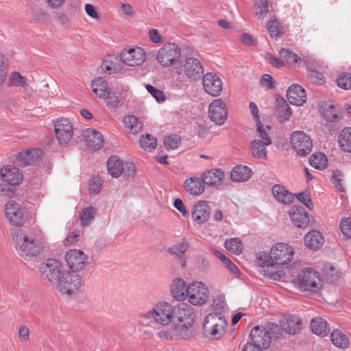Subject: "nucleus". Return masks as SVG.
Here are the masks:
<instances>
[{
	"mask_svg": "<svg viewBox=\"0 0 351 351\" xmlns=\"http://www.w3.org/2000/svg\"><path fill=\"white\" fill-rule=\"evenodd\" d=\"M294 251L291 246L285 243H277L269 251V255L260 254L257 257L258 265L269 269L275 265H284L289 263L293 258Z\"/></svg>",
	"mask_w": 351,
	"mask_h": 351,
	"instance_id": "nucleus-1",
	"label": "nucleus"
},
{
	"mask_svg": "<svg viewBox=\"0 0 351 351\" xmlns=\"http://www.w3.org/2000/svg\"><path fill=\"white\" fill-rule=\"evenodd\" d=\"M15 247L18 254L25 260L36 257L43 250L42 242L33 237H29L25 233L19 232L13 237Z\"/></svg>",
	"mask_w": 351,
	"mask_h": 351,
	"instance_id": "nucleus-2",
	"label": "nucleus"
},
{
	"mask_svg": "<svg viewBox=\"0 0 351 351\" xmlns=\"http://www.w3.org/2000/svg\"><path fill=\"white\" fill-rule=\"evenodd\" d=\"M39 271L42 280L54 288L66 271L64 270L62 263L53 258H48L41 263Z\"/></svg>",
	"mask_w": 351,
	"mask_h": 351,
	"instance_id": "nucleus-3",
	"label": "nucleus"
},
{
	"mask_svg": "<svg viewBox=\"0 0 351 351\" xmlns=\"http://www.w3.org/2000/svg\"><path fill=\"white\" fill-rule=\"evenodd\" d=\"M227 322L221 313L208 314L204 321L203 327L206 335L214 339H219L223 336Z\"/></svg>",
	"mask_w": 351,
	"mask_h": 351,
	"instance_id": "nucleus-4",
	"label": "nucleus"
},
{
	"mask_svg": "<svg viewBox=\"0 0 351 351\" xmlns=\"http://www.w3.org/2000/svg\"><path fill=\"white\" fill-rule=\"evenodd\" d=\"M295 284L301 291L317 292L322 287L319 273L311 269L301 271L295 280Z\"/></svg>",
	"mask_w": 351,
	"mask_h": 351,
	"instance_id": "nucleus-5",
	"label": "nucleus"
},
{
	"mask_svg": "<svg viewBox=\"0 0 351 351\" xmlns=\"http://www.w3.org/2000/svg\"><path fill=\"white\" fill-rule=\"evenodd\" d=\"M82 286L83 281L79 274L66 271L55 289L62 295L73 296Z\"/></svg>",
	"mask_w": 351,
	"mask_h": 351,
	"instance_id": "nucleus-6",
	"label": "nucleus"
},
{
	"mask_svg": "<svg viewBox=\"0 0 351 351\" xmlns=\"http://www.w3.org/2000/svg\"><path fill=\"white\" fill-rule=\"evenodd\" d=\"M208 297V289L202 282H191L187 287L186 298L194 306H202L206 304Z\"/></svg>",
	"mask_w": 351,
	"mask_h": 351,
	"instance_id": "nucleus-7",
	"label": "nucleus"
},
{
	"mask_svg": "<svg viewBox=\"0 0 351 351\" xmlns=\"http://www.w3.org/2000/svg\"><path fill=\"white\" fill-rule=\"evenodd\" d=\"M175 306L169 303L162 302L158 303L153 310L147 313V317H153L162 325L167 326L173 322Z\"/></svg>",
	"mask_w": 351,
	"mask_h": 351,
	"instance_id": "nucleus-8",
	"label": "nucleus"
},
{
	"mask_svg": "<svg viewBox=\"0 0 351 351\" xmlns=\"http://www.w3.org/2000/svg\"><path fill=\"white\" fill-rule=\"evenodd\" d=\"M290 142L293 149L301 156H306L312 151V140L311 137L304 132H293L291 135Z\"/></svg>",
	"mask_w": 351,
	"mask_h": 351,
	"instance_id": "nucleus-9",
	"label": "nucleus"
},
{
	"mask_svg": "<svg viewBox=\"0 0 351 351\" xmlns=\"http://www.w3.org/2000/svg\"><path fill=\"white\" fill-rule=\"evenodd\" d=\"M181 55L180 47L175 43H167L158 51L157 60L163 66H169L176 63Z\"/></svg>",
	"mask_w": 351,
	"mask_h": 351,
	"instance_id": "nucleus-10",
	"label": "nucleus"
},
{
	"mask_svg": "<svg viewBox=\"0 0 351 351\" xmlns=\"http://www.w3.org/2000/svg\"><path fill=\"white\" fill-rule=\"evenodd\" d=\"M56 137L59 144L66 145L73 136V126L66 118L58 119L54 124Z\"/></svg>",
	"mask_w": 351,
	"mask_h": 351,
	"instance_id": "nucleus-11",
	"label": "nucleus"
},
{
	"mask_svg": "<svg viewBox=\"0 0 351 351\" xmlns=\"http://www.w3.org/2000/svg\"><path fill=\"white\" fill-rule=\"evenodd\" d=\"M208 116L215 124L223 125L228 118L226 104L221 99H215L209 106Z\"/></svg>",
	"mask_w": 351,
	"mask_h": 351,
	"instance_id": "nucleus-12",
	"label": "nucleus"
},
{
	"mask_svg": "<svg viewBox=\"0 0 351 351\" xmlns=\"http://www.w3.org/2000/svg\"><path fill=\"white\" fill-rule=\"evenodd\" d=\"M68 266L73 271L82 270L88 263V256L82 250H71L65 254Z\"/></svg>",
	"mask_w": 351,
	"mask_h": 351,
	"instance_id": "nucleus-13",
	"label": "nucleus"
},
{
	"mask_svg": "<svg viewBox=\"0 0 351 351\" xmlns=\"http://www.w3.org/2000/svg\"><path fill=\"white\" fill-rule=\"evenodd\" d=\"M5 217L13 226H21L24 222V212L21 205L14 201L8 202L5 206Z\"/></svg>",
	"mask_w": 351,
	"mask_h": 351,
	"instance_id": "nucleus-14",
	"label": "nucleus"
},
{
	"mask_svg": "<svg viewBox=\"0 0 351 351\" xmlns=\"http://www.w3.org/2000/svg\"><path fill=\"white\" fill-rule=\"evenodd\" d=\"M146 54L141 47L123 49L121 54V61L130 66L140 65L145 62Z\"/></svg>",
	"mask_w": 351,
	"mask_h": 351,
	"instance_id": "nucleus-15",
	"label": "nucleus"
},
{
	"mask_svg": "<svg viewBox=\"0 0 351 351\" xmlns=\"http://www.w3.org/2000/svg\"><path fill=\"white\" fill-rule=\"evenodd\" d=\"M194 309L186 303H181L175 306L173 323H195Z\"/></svg>",
	"mask_w": 351,
	"mask_h": 351,
	"instance_id": "nucleus-16",
	"label": "nucleus"
},
{
	"mask_svg": "<svg viewBox=\"0 0 351 351\" xmlns=\"http://www.w3.org/2000/svg\"><path fill=\"white\" fill-rule=\"evenodd\" d=\"M202 84L205 91L213 97L219 95L223 89L221 78L213 73H207L203 76Z\"/></svg>",
	"mask_w": 351,
	"mask_h": 351,
	"instance_id": "nucleus-17",
	"label": "nucleus"
},
{
	"mask_svg": "<svg viewBox=\"0 0 351 351\" xmlns=\"http://www.w3.org/2000/svg\"><path fill=\"white\" fill-rule=\"evenodd\" d=\"M250 338L252 343L263 349L269 348L271 343L270 332L264 326H256L250 332Z\"/></svg>",
	"mask_w": 351,
	"mask_h": 351,
	"instance_id": "nucleus-18",
	"label": "nucleus"
},
{
	"mask_svg": "<svg viewBox=\"0 0 351 351\" xmlns=\"http://www.w3.org/2000/svg\"><path fill=\"white\" fill-rule=\"evenodd\" d=\"M184 71L185 75L191 81L199 80L204 73L202 63L197 59L192 57L186 59L184 64Z\"/></svg>",
	"mask_w": 351,
	"mask_h": 351,
	"instance_id": "nucleus-19",
	"label": "nucleus"
},
{
	"mask_svg": "<svg viewBox=\"0 0 351 351\" xmlns=\"http://www.w3.org/2000/svg\"><path fill=\"white\" fill-rule=\"evenodd\" d=\"M211 213V207L206 201H199L191 211L193 221L198 224H203L208 221Z\"/></svg>",
	"mask_w": 351,
	"mask_h": 351,
	"instance_id": "nucleus-20",
	"label": "nucleus"
},
{
	"mask_svg": "<svg viewBox=\"0 0 351 351\" xmlns=\"http://www.w3.org/2000/svg\"><path fill=\"white\" fill-rule=\"evenodd\" d=\"M1 179L10 185H18L23 180L21 171L12 165H5L0 169Z\"/></svg>",
	"mask_w": 351,
	"mask_h": 351,
	"instance_id": "nucleus-21",
	"label": "nucleus"
},
{
	"mask_svg": "<svg viewBox=\"0 0 351 351\" xmlns=\"http://www.w3.org/2000/svg\"><path fill=\"white\" fill-rule=\"evenodd\" d=\"M290 217L294 225L304 228L309 224V216L304 208L293 206L290 211Z\"/></svg>",
	"mask_w": 351,
	"mask_h": 351,
	"instance_id": "nucleus-22",
	"label": "nucleus"
},
{
	"mask_svg": "<svg viewBox=\"0 0 351 351\" xmlns=\"http://www.w3.org/2000/svg\"><path fill=\"white\" fill-rule=\"evenodd\" d=\"M287 97L291 104L298 106H302L306 100L305 90L298 84H292L289 88Z\"/></svg>",
	"mask_w": 351,
	"mask_h": 351,
	"instance_id": "nucleus-23",
	"label": "nucleus"
},
{
	"mask_svg": "<svg viewBox=\"0 0 351 351\" xmlns=\"http://www.w3.org/2000/svg\"><path fill=\"white\" fill-rule=\"evenodd\" d=\"M185 190L193 196H199L205 191V185L202 177H190L184 182Z\"/></svg>",
	"mask_w": 351,
	"mask_h": 351,
	"instance_id": "nucleus-24",
	"label": "nucleus"
},
{
	"mask_svg": "<svg viewBox=\"0 0 351 351\" xmlns=\"http://www.w3.org/2000/svg\"><path fill=\"white\" fill-rule=\"evenodd\" d=\"M83 136L87 145L93 149L97 150L103 147L104 138L100 132L88 128L84 131Z\"/></svg>",
	"mask_w": 351,
	"mask_h": 351,
	"instance_id": "nucleus-25",
	"label": "nucleus"
},
{
	"mask_svg": "<svg viewBox=\"0 0 351 351\" xmlns=\"http://www.w3.org/2000/svg\"><path fill=\"white\" fill-rule=\"evenodd\" d=\"M306 246L313 250H318L325 243L323 234L318 230H311L304 237Z\"/></svg>",
	"mask_w": 351,
	"mask_h": 351,
	"instance_id": "nucleus-26",
	"label": "nucleus"
},
{
	"mask_svg": "<svg viewBox=\"0 0 351 351\" xmlns=\"http://www.w3.org/2000/svg\"><path fill=\"white\" fill-rule=\"evenodd\" d=\"M201 177L204 185L216 186L221 183L225 173L221 169H212L203 172Z\"/></svg>",
	"mask_w": 351,
	"mask_h": 351,
	"instance_id": "nucleus-27",
	"label": "nucleus"
},
{
	"mask_svg": "<svg viewBox=\"0 0 351 351\" xmlns=\"http://www.w3.org/2000/svg\"><path fill=\"white\" fill-rule=\"evenodd\" d=\"M194 324L173 323V337L175 340L187 339L193 336L192 327Z\"/></svg>",
	"mask_w": 351,
	"mask_h": 351,
	"instance_id": "nucleus-28",
	"label": "nucleus"
},
{
	"mask_svg": "<svg viewBox=\"0 0 351 351\" xmlns=\"http://www.w3.org/2000/svg\"><path fill=\"white\" fill-rule=\"evenodd\" d=\"M42 154L43 151L38 148L22 152L19 154L18 162L22 166L30 165L38 161Z\"/></svg>",
	"mask_w": 351,
	"mask_h": 351,
	"instance_id": "nucleus-29",
	"label": "nucleus"
},
{
	"mask_svg": "<svg viewBox=\"0 0 351 351\" xmlns=\"http://www.w3.org/2000/svg\"><path fill=\"white\" fill-rule=\"evenodd\" d=\"M271 192L275 199L282 204H290L294 200L293 195L282 185L275 184Z\"/></svg>",
	"mask_w": 351,
	"mask_h": 351,
	"instance_id": "nucleus-30",
	"label": "nucleus"
},
{
	"mask_svg": "<svg viewBox=\"0 0 351 351\" xmlns=\"http://www.w3.org/2000/svg\"><path fill=\"white\" fill-rule=\"evenodd\" d=\"M282 329L289 334L298 333L302 328V323L297 315H289L281 323Z\"/></svg>",
	"mask_w": 351,
	"mask_h": 351,
	"instance_id": "nucleus-31",
	"label": "nucleus"
},
{
	"mask_svg": "<svg viewBox=\"0 0 351 351\" xmlns=\"http://www.w3.org/2000/svg\"><path fill=\"white\" fill-rule=\"evenodd\" d=\"M171 292L173 298L178 301H184L186 298L187 287L185 281L181 278L174 280Z\"/></svg>",
	"mask_w": 351,
	"mask_h": 351,
	"instance_id": "nucleus-32",
	"label": "nucleus"
},
{
	"mask_svg": "<svg viewBox=\"0 0 351 351\" xmlns=\"http://www.w3.org/2000/svg\"><path fill=\"white\" fill-rule=\"evenodd\" d=\"M312 332L321 337L326 336L330 332V328L327 321L322 317L317 316L311 321Z\"/></svg>",
	"mask_w": 351,
	"mask_h": 351,
	"instance_id": "nucleus-33",
	"label": "nucleus"
},
{
	"mask_svg": "<svg viewBox=\"0 0 351 351\" xmlns=\"http://www.w3.org/2000/svg\"><path fill=\"white\" fill-rule=\"evenodd\" d=\"M93 92L100 99H106L110 95L108 83L102 77H97L91 83Z\"/></svg>",
	"mask_w": 351,
	"mask_h": 351,
	"instance_id": "nucleus-34",
	"label": "nucleus"
},
{
	"mask_svg": "<svg viewBox=\"0 0 351 351\" xmlns=\"http://www.w3.org/2000/svg\"><path fill=\"white\" fill-rule=\"evenodd\" d=\"M252 171L247 166L238 165L234 167L230 172V178L234 182H245L251 177Z\"/></svg>",
	"mask_w": 351,
	"mask_h": 351,
	"instance_id": "nucleus-35",
	"label": "nucleus"
},
{
	"mask_svg": "<svg viewBox=\"0 0 351 351\" xmlns=\"http://www.w3.org/2000/svg\"><path fill=\"white\" fill-rule=\"evenodd\" d=\"M123 123L126 130L132 134H137L143 130V123L134 115L125 116Z\"/></svg>",
	"mask_w": 351,
	"mask_h": 351,
	"instance_id": "nucleus-36",
	"label": "nucleus"
},
{
	"mask_svg": "<svg viewBox=\"0 0 351 351\" xmlns=\"http://www.w3.org/2000/svg\"><path fill=\"white\" fill-rule=\"evenodd\" d=\"M107 169L113 178H118L123 171V161L117 156H112L107 162Z\"/></svg>",
	"mask_w": 351,
	"mask_h": 351,
	"instance_id": "nucleus-37",
	"label": "nucleus"
},
{
	"mask_svg": "<svg viewBox=\"0 0 351 351\" xmlns=\"http://www.w3.org/2000/svg\"><path fill=\"white\" fill-rule=\"evenodd\" d=\"M339 147L345 152H351V128L343 129L338 136Z\"/></svg>",
	"mask_w": 351,
	"mask_h": 351,
	"instance_id": "nucleus-38",
	"label": "nucleus"
},
{
	"mask_svg": "<svg viewBox=\"0 0 351 351\" xmlns=\"http://www.w3.org/2000/svg\"><path fill=\"white\" fill-rule=\"evenodd\" d=\"M264 143L260 139H255L251 143L250 149L254 157L259 159H265L267 158V149Z\"/></svg>",
	"mask_w": 351,
	"mask_h": 351,
	"instance_id": "nucleus-39",
	"label": "nucleus"
},
{
	"mask_svg": "<svg viewBox=\"0 0 351 351\" xmlns=\"http://www.w3.org/2000/svg\"><path fill=\"white\" fill-rule=\"evenodd\" d=\"M330 339L335 346L340 348H346L350 345L347 336L338 329L332 330L330 334Z\"/></svg>",
	"mask_w": 351,
	"mask_h": 351,
	"instance_id": "nucleus-40",
	"label": "nucleus"
},
{
	"mask_svg": "<svg viewBox=\"0 0 351 351\" xmlns=\"http://www.w3.org/2000/svg\"><path fill=\"white\" fill-rule=\"evenodd\" d=\"M8 85L10 86H16L27 90L29 85L26 78L22 76L20 73L14 71L10 73L9 76Z\"/></svg>",
	"mask_w": 351,
	"mask_h": 351,
	"instance_id": "nucleus-41",
	"label": "nucleus"
},
{
	"mask_svg": "<svg viewBox=\"0 0 351 351\" xmlns=\"http://www.w3.org/2000/svg\"><path fill=\"white\" fill-rule=\"evenodd\" d=\"M310 165L317 169H324L327 167L328 159L322 153H315L309 158Z\"/></svg>",
	"mask_w": 351,
	"mask_h": 351,
	"instance_id": "nucleus-42",
	"label": "nucleus"
},
{
	"mask_svg": "<svg viewBox=\"0 0 351 351\" xmlns=\"http://www.w3.org/2000/svg\"><path fill=\"white\" fill-rule=\"evenodd\" d=\"M95 208L91 206L84 208L80 213L82 226H87L93 221L95 215Z\"/></svg>",
	"mask_w": 351,
	"mask_h": 351,
	"instance_id": "nucleus-43",
	"label": "nucleus"
},
{
	"mask_svg": "<svg viewBox=\"0 0 351 351\" xmlns=\"http://www.w3.org/2000/svg\"><path fill=\"white\" fill-rule=\"evenodd\" d=\"M139 143L142 149L152 152L156 149L157 141L154 136L147 134L145 136L143 135L140 137Z\"/></svg>",
	"mask_w": 351,
	"mask_h": 351,
	"instance_id": "nucleus-44",
	"label": "nucleus"
},
{
	"mask_svg": "<svg viewBox=\"0 0 351 351\" xmlns=\"http://www.w3.org/2000/svg\"><path fill=\"white\" fill-rule=\"evenodd\" d=\"M224 246L227 250L235 254H240L243 251V243L238 238H231L226 240Z\"/></svg>",
	"mask_w": 351,
	"mask_h": 351,
	"instance_id": "nucleus-45",
	"label": "nucleus"
},
{
	"mask_svg": "<svg viewBox=\"0 0 351 351\" xmlns=\"http://www.w3.org/2000/svg\"><path fill=\"white\" fill-rule=\"evenodd\" d=\"M267 29L271 37L280 36L283 34V27L279 21L276 19H273L268 22Z\"/></svg>",
	"mask_w": 351,
	"mask_h": 351,
	"instance_id": "nucleus-46",
	"label": "nucleus"
},
{
	"mask_svg": "<svg viewBox=\"0 0 351 351\" xmlns=\"http://www.w3.org/2000/svg\"><path fill=\"white\" fill-rule=\"evenodd\" d=\"M255 14L260 19H263L268 12V3L267 0H255Z\"/></svg>",
	"mask_w": 351,
	"mask_h": 351,
	"instance_id": "nucleus-47",
	"label": "nucleus"
},
{
	"mask_svg": "<svg viewBox=\"0 0 351 351\" xmlns=\"http://www.w3.org/2000/svg\"><path fill=\"white\" fill-rule=\"evenodd\" d=\"M279 54L285 61L289 64H296L300 62V58L288 49H281Z\"/></svg>",
	"mask_w": 351,
	"mask_h": 351,
	"instance_id": "nucleus-48",
	"label": "nucleus"
},
{
	"mask_svg": "<svg viewBox=\"0 0 351 351\" xmlns=\"http://www.w3.org/2000/svg\"><path fill=\"white\" fill-rule=\"evenodd\" d=\"M337 86L345 90L351 89V73H341L337 79Z\"/></svg>",
	"mask_w": 351,
	"mask_h": 351,
	"instance_id": "nucleus-49",
	"label": "nucleus"
},
{
	"mask_svg": "<svg viewBox=\"0 0 351 351\" xmlns=\"http://www.w3.org/2000/svg\"><path fill=\"white\" fill-rule=\"evenodd\" d=\"M189 248L187 242L183 241L182 243L176 244L169 249L170 254L175 255L178 257L182 258L183 255Z\"/></svg>",
	"mask_w": 351,
	"mask_h": 351,
	"instance_id": "nucleus-50",
	"label": "nucleus"
},
{
	"mask_svg": "<svg viewBox=\"0 0 351 351\" xmlns=\"http://www.w3.org/2000/svg\"><path fill=\"white\" fill-rule=\"evenodd\" d=\"M180 143V138L176 134L167 136L164 138V145L167 149H177Z\"/></svg>",
	"mask_w": 351,
	"mask_h": 351,
	"instance_id": "nucleus-51",
	"label": "nucleus"
},
{
	"mask_svg": "<svg viewBox=\"0 0 351 351\" xmlns=\"http://www.w3.org/2000/svg\"><path fill=\"white\" fill-rule=\"evenodd\" d=\"M308 77L311 82L315 84H323L324 83V75L317 70L310 69L308 72Z\"/></svg>",
	"mask_w": 351,
	"mask_h": 351,
	"instance_id": "nucleus-52",
	"label": "nucleus"
},
{
	"mask_svg": "<svg viewBox=\"0 0 351 351\" xmlns=\"http://www.w3.org/2000/svg\"><path fill=\"white\" fill-rule=\"evenodd\" d=\"M256 132L258 134V136L262 138L263 143H265V145H271L272 143V141L271 138L269 137L267 132L265 130V129L263 128V125L260 121L257 122V129Z\"/></svg>",
	"mask_w": 351,
	"mask_h": 351,
	"instance_id": "nucleus-53",
	"label": "nucleus"
},
{
	"mask_svg": "<svg viewBox=\"0 0 351 351\" xmlns=\"http://www.w3.org/2000/svg\"><path fill=\"white\" fill-rule=\"evenodd\" d=\"M147 90L158 101H164L165 100V96L163 91L155 88L154 86L147 84L145 86Z\"/></svg>",
	"mask_w": 351,
	"mask_h": 351,
	"instance_id": "nucleus-54",
	"label": "nucleus"
},
{
	"mask_svg": "<svg viewBox=\"0 0 351 351\" xmlns=\"http://www.w3.org/2000/svg\"><path fill=\"white\" fill-rule=\"evenodd\" d=\"M102 184L99 178H93L90 180L89 192L90 194L97 195L101 190Z\"/></svg>",
	"mask_w": 351,
	"mask_h": 351,
	"instance_id": "nucleus-55",
	"label": "nucleus"
},
{
	"mask_svg": "<svg viewBox=\"0 0 351 351\" xmlns=\"http://www.w3.org/2000/svg\"><path fill=\"white\" fill-rule=\"evenodd\" d=\"M260 82L261 85L267 90H271L275 88V82L273 77L269 74L263 75Z\"/></svg>",
	"mask_w": 351,
	"mask_h": 351,
	"instance_id": "nucleus-56",
	"label": "nucleus"
},
{
	"mask_svg": "<svg viewBox=\"0 0 351 351\" xmlns=\"http://www.w3.org/2000/svg\"><path fill=\"white\" fill-rule=\"evenodd\" d=\"M297 199L305 205L308 208L312 209L313 207V202L308 193L306 192H300L296 195Z\"/></svg>",
	"mask_w": 351,
	"mask_h": 351,
	"instance_id": "nucleus-57",
	"label": "nucleus"
},
{
	"mask_svg": "<svg viewBox=\"0 0 351 351\" xmlns=\"http://www.w3.org/2000/svg\"><path fill=\"white\" fill-rule=\"evenodd\" d=\"M340 226L342 233L346 237L351 238V219L350 218L343 219Z\"/></svg>",
	"mask_w": 351,
	"mask_h": 351,
	"instance_id": "nucleus-58",
	"label": "nucleus"
},
{
	"mask_svg": "<svg viewBox=\"0 0 351 351\" xmlns=\"http://www.w3.org/2000/svg\"><path fill=\"white\" fill-rule=\"evenodd\" d=\"M8 64L5 56L0 53V84L3 82L7 75Z\"/></svg>",
	"mask_w": 351,
	"mask_h": 351,
	"instance_id": "nucleus-59",
	"label": "nucleus"
},
{
	"mask_svg": "<svg viewBox=\"0 0 351 351\" xmlns=\"http://www.w3.org/2000/svg\"><path fill=\"white\" fill-rule=\"evenodd\" d=\"M264 276L268 278L274 280H280L285 275V272L282 269H278L276 271H270L264 270Z\"/></svg>",
	"mask_w": 351,
	"mask_h": 351,
	"instance_id": "nucleus-60",
	"label": "nucleus"
},
{
	"mask_svg": "<svg viewBox=\"0 0 351 351\" xmlns=\"http://www.w3.org/2000/svg\"><path fill=\"white\" fill-rule=\"evenodd\" d=\"M324 117L328 121L337 122L339 119V117L335 112L334 108H330L324 112Z\"/></svg>",
	"mask_w": 351,
	"mask_h": 351,
	"instance_id": "nucleus-61",
	"label": "nucleus"
},
{
	"mask_svg": "<svg viewBox=\"0 0 351 351\" xmlns=\"http://www.w3.org/2000/svg\"><path fill=\"white\" fill-rule=\"evenodd\" d=\"M174 207L179 210L184 217L189 215V212L186 210L183 202L180 199H176L174 201Z\"/></svg>",
	"mask_w": 351,
	"mask_h": 351,
	"instance_id": "nucleus-62",
	"label": "nucleus"
},
{
	"mask_svg": "<svg viewBox=\"0 0 351 351\" xmlns=\"http://www.w3.org/2000/svg\"><path fill=\"white\" fill-rule=\"evenodd\" d=\"M173 330L172 328L165 330H161L157 332V336L161 339L165 340H175L173 337Z\"/></svg>",
	"mask_w": 351,
	"mask_h": 351,
	"instance_id": "nucleus-63",
	"label": "nucleus"
},
{
	"mask_svg": "<svg viewBox=\"0 0 351 351\" xmlns=\"http://www.w3.org/2000/svg\"><path fill=\"white\" fill-rule=\"evenodd\" d=\"M0 195L12 197L14 195V191L10 186L0 184Z\"/></svg>",
	"mask_w": 351,
	"mask_h": 351,
	"instance_id": "nucleus-64",
	"label": "nucleus"
}]
</instances>
